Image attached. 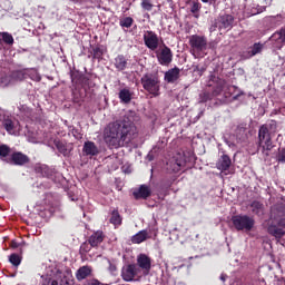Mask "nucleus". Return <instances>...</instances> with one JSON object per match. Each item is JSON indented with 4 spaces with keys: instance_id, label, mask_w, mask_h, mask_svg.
Listing matches in <instances>:
<instances>
[{
    "instance_id": "1",
    "label": "nucleus",
    "mask_w": 285,
    "mask_h": 285,
    "mask_svg": "<svg viewBox=\"0 0 285 285\" xmlns=\"http://www.w3.org/2000/svg\"><path fill=\"white\" fill-rule=\"evenodd\" d=\"M136 132L137 127L132 122L115 121L105 127L102 137L110 148H121L132 141Z\"/></svg>"
},
{
    "instance_id": "2",
    "label": "nucleus",
    "mask_w": 285,
    "mask_h": 285,
    "mask_svg": "<svg viewBox=\"0 0 285 285\" xmlns=\"http://www.w3.org/2000/svg\"><path fill=\"white\" fill-rule=\"evenodd\" d=\"M207 86L208 88H212V94L210 92L200 94V101L203 102H206L213 99V97H219V95H224V97L228 99V97H233V92L237 90V87L228 85L226 80L215 75L209 76V81Z\"/></svg>"
},
{
    "instance_id": "3",
    "label": "nucleus",
    "mask_w": 285,
    "mask_h": 285,
    "mask_svg": "<svg viewBox=\"0 0 285 285\" xmlns=\"http://www.w3.org/2000/svg\"><path fill=\"white\" fill-rule=\"evenodd\" d=\"M45 282L42 285H71L72 275L70 272H62L61 265L52 263L46 269Z\"/></svg>"
},
{
    "instance_id": "4",
    "label": "nucleus",
    "mask_w": 285,
    "mask_h": 285,
    "mask_svg": "<svg viewBox=\"0 0 285 285\" xmlns=\"http://www.w3.org/2000/svg\"><path fill=\"white\" fill-rule=\"evenodd\" d=\"M190 55L195 59H204L208 52V39L206 36L193 35L189 37Z\"/></svg>"
},
{
    "instance_id": "5",
    "label": "nucleus",
    "mask_w": 285,
    "mask_h": 285,
    "mask_svg": "<svg viewBox=\"0 0 285 285\" xmlns=\"http://www.w3.org/2000/svg\"><path fill=\"white\" fill-rule=\"evenodd\" d=\"M140 83L144 90L151 95V97H159V91L161 90V79H159V75L150 72L144 73L140 78Z\"/></svg>"
},
{
    "instance_id": "6",
    "label": "nucleus",
    "mask_w": 285,
    "mask_h": 285,
    "mask_svg": "<svg viewBox=\"0 0 285 285\" xmlns=\"http://www.w3.org/2000/svg\"><path fill=\"white\" fill-rule=\"evenodd\" d=\"M258 150L268 157L273 150V138L271 137V125H263L258 130Z\"/></svg>"
},
{
    "instance_id": "7",
    "label": "nucleus",
    "mask_w": 285,
    "mask_h": 285,
    "mask_svg": "<svg viewBox=\"0 0 285 285\" xmlns=\"http://www.w3.org/2000/svg\"><path fill=\"white\" fill-rule=\"evenodd\" d=\"M232 224L236 230L250 233L255 228V218L248 215H236L232 217Z\"/></svg>"
},
{
    "instance_id": "8",
    "label": "nucleus",
    "mask_w": 285,
    "mask_h": 285,
    "mask_svg": "<svg viewBox=\"0 0 285 285\" xmlns=\"http://www.w3.org/2000/svg\"><path fill=\"white\" fill-rule=\"evenodd\" d=\"M235 22V18L230 14L224 13L220 14L214 22V26L210 27V32H215V30H230L233 28V23Z\"/></svg>"
},
{
    "instance_id": "9",
    "label": "nucleus",
    "mask_w": 285,
    "mask_h": 285,
    "mask_svg": "<svg viewBox=\"0 0 285 285\" xmlns=\"http://www.w3.org/2000/svg\"><path fill=\"white\" fill-rule=\"evenodd\" d=\"M156 57L160 66H170V63H173V50L166 45L159 48L156 52Z\"/></svg>"
},
{
    "instance_id": "10",
    "label": "nucleus",
    "mask_w": 285,
    "mask_h": 285,
    "mask_svg": "<svg viewBox=\"0 0 285 285\" xmlns=\"http://www.w3.org/2000/svg\"><path fill=\"white\" fill-rule=\"evenodd\" d=\"M186 166V158L184 154H177L167 163V170L169 173H179Z\"/></svg>"
},
{
    "instance_id": "11",
    "label": "nucleus",
    "mask_w": 285,
    "mask_h": 285,
    "mask_svg": "<svg viewBox=\"0 0 285 285\" xmlns=\"http://www.w3.org/2000/svg\"><path fill=\"white\" fill-rule=\"evenodd\" d=\"M141 273V269L136 264L126 265L121 269V277L125 282H132Z\"/></svg>"
},
{
    "instance_id": "12",
    "label": "nucleus",
    "mask_w": 285,
    "mask_h": 285,
    "mask_svg": "<svg viewBox=\"0 0 285 285\" xmlns=\"http://www.w3.org/2000/svg\"><path fill=\"white\" fill-rule=\"evenodd\" d=\"M269 41H272L274 50H282V47L285 46V27L274 32Z\"/></svg>"
},
{
    "instance_id": "13",
    "label": "nucleus",
    "mask_w": 285,
    "mask_h": 285,
    "mask_svg": "<svg viewBox=\"0 0 285 285\" xmlns=\"http://www.w3.org/2000/svg\"><path fill=\"white\" fill-rule=\"evenodd\" d=\"M144 43L149 50H157L159 48V36L154 31H146L144 33Z\"/></svg>"
},
{
    "instance_id": "14",
    "label": "nucleus",
    "mask_w": 285,
    "mask_h": 285,
    "mask_svg": "<svg viewBox=\"0 0 285 285\" xmlns=\"http://www.w3.org/2000/svg\"><path fill=\"white\" fill-rule=\"evenodd\" d=\"M8 164L11 166H26V164H30V158L21 151H14L10 155Z\"/></svg>"
},
{
    "instance_id": "15",
    "label": "nucleus",
    "mask_w": 285,
    "mask_h": 285,
    "mask_svg": "<svg viewBox=\"0 0 285 285\" xmlns=\"http://www.w3.org/2000/svg\"><path fill=\"white\" fill-rule=\"evenodd\" d=\"M230 166H233V160L226 154H223L220 159L216 163V168L217 170H220V173H226V170H229Z\"/></svg>"
},
{
    "instance_id": "16",
    "label": "nucleus",
    "mask_w": 285,
    "mask_h": 285,
    "mask_svg": "<svg viewBox=\"0 0 285 285\" xmlns=\"http://www.w3.org/2000/svg\"><path fill=\"white\" fill-rule=\"evenodd\" d=\"M3 128L7 130L8 135H17L21 130V125L19 121H13L12 119H4L2 122Z\"/></svg>"
},
{
    "instance_id": "17",
    "label": "nucleus",
    "mask_w": 285,
    "mask_h": 285,
    "mask_svg": "<svg viewBox=\"0 0 285 285\" xmlns=\"http://www.w3.org/2000/svg\"><path fill=\"white\" fill-rule=\"evenodd\" d=\"M137 264H138V268H141L142 271H145L146 274L150 273V268H151V261L150 257H148L146 254H140L137 257Z\"/></svg>"
},
{
    "instance_id": "18",
    "label": "nucleus",
    "mask_w": 285,
    "mask_h": 285,
    "mask_svg": "<svg viewBox=\"0 0 285 285\" xmlns=\"http://www.w3.org/2000/svg\"><path fill=\"white\" fill-rule=\"evenodd\" d=\"M279 217H285L284 203H277L271 208V219L277 220Z\"/></svg>"
},
{
    "instance_id": "19",
    "label": "nucleus",
    "mask_w": 285,
    "mask_h": 285,
    "mask_svg": "<svg viewBox=\"0 0 285 285\" xmlns=\"http://www.w3.org/2000/svg\"><path fill=\"white\" fill-rule=\"evenodd\" d=\"M82 153H85L87 157H95L99 155V148L97 145H95L94 141H86L82 148Z\"/></svg>"
},
{
    "instance_id": "20",
    "label": "nucleus",
    "mask_w": 285,
    "mask_h": 285,
    "mask_svg": "<svg viewBox=\"0 0 285 285\" xmlns=\"http://www.w3.org/2000/svg\"><path fill=\"white\" fill-rule=\"evenodd\" d=\"M105 238L106 235H104V232L97 230L89 237L88 242L92 248H97V246H99V244H101Z\"/></svg>"
},
{
    "instance_id": "21",
    "label": "nucleus",
    "mask_w": 285,
    "mask_h": 285,
    "mask_svg": "<svg viewBox=\"0 0 285 285\" xmlns=\"http://www.w3.org/2000/svg\"><path fill=\"white\" fill-rule=\"evenodd\" d=\"M92 275V267L85 265L81 266L77 272H76V279L78 282H82V279H86Z\"/></svg>"
},
{
    "instance_id": "22",
    "label": "nucleus",
    "mask_w": 285,
    "mask_h": 285,
    "mask_svg": "<svg viewBox=\"0 0 285 285\" xmlns=\"http://www.w3.org/2000/svg\"><path fill=\"white\" fill-rule=\"evenodd\" d=\"M179 72H181V70L177 67L169 69L165 73V81H167V83H175V81L179 79Z\"/></svg>"
},
{
    "instance_id": "23",
    "label": "nucleus",
    "mask_w": 285,
    "mask_h": 285,
    "mask_svg": "<svg viewBox=\"0 0 285 285\" xmlns=\"http://www.w3.org/2000/svg\"><path fill=\"white\" fill-rule=\"evenodd\" d=\"M118 98L120 99V104H130L132 101V92L130 88L126 87L119 90Z\"/></svg>"
},
{
    "instance_id": "24",
    "label": "nucleus",
    "mask_w": 285,
    "mask_h": 285,
    "mask_svg": "<svg viewBox=\"0 0 285 285\" xmlns=\"http://www.w3.org/2000/svg\"><path fill=\"white\" fill-rule=\"evenodd\" d=\"M136 199H148L150 197V187L141 185L137 191H134Z\"/></svg>"
},
{
    "instance_id": "25",
    "label": "nucleus",
    "mask_w": 285,
    "mask_h": 285,
    "mask_svg": "<svg viewBox=\"0 0 285 285\" xmlns=\"http://www.w3.org/2000/svg\"><path fill=\"white\" fill-rule=\"evenodd\" d=\"M10 155H12V149L8 145H0V159L4 164L10 163Z\"/></svg>"
},
{
    "instance_id": "26",
    "label": "nucleus",
    "mask_w": 285,
    "mask_h": 285,
    "mask_svg": "<svg viewBox=\"0 0 285 285\" xmlns=\"http://www.w3.org/2000/svg\"><path fill=\"white\" fill-rule=\"evenodd\" d=\"M267 233H269V235H273V237H275L277 239V242H282V239L284 238L285 232L282 228H278L275 225H269L267 228Z\"/></svg>"
},
{
    "instance_id": "27",
    "label": "nucleus",
    "mask_w": 285,
    "mask_h": 285,
    "mask_svg": "<svg viewBox=\"0 0 285 285\" xmlns=\"http://www.w3.org/2000/svg\"><path fill=\"white\" fill-rule=\"evenodd\" d=\"M128 66V59L124 57V55H119L115 58V68L121 72L122 70H126V67Z\"/></svg>"
},
{
    "instance_id": "28",
    "label": "nucleus",
    "mask_w": 285,
    "mask_h": 285,
    "mask_svg": "<svg viewBox=\"0 0 285 285\" xmlns=\"http://www.w3.org/2000/svg\"><path fill=\"white\" fill-rule=\"evenodd\" d=\"M148 239V230L142 229L131 237L132 244H141Z\"/></svg>"
},
{
    "instance_id": "29",
    "label": "nucleus",
    "mask_w": 285,
    "mask_h": 285,
    "mask_svg": "<svg viewBox=\"0 0 285 285\" xmlns=\"http://www.w3.org/2000/svg\"><path fill=\"white\" fill-rule=\"evenodd\" d=\"M250 208H252V213L254 215H257V217H263V215H264V204H262L257 200H254L250 204Z\"/></svg>"
},
{
    "instance_id": "30",
    "label": "nucleus",
    "mask_w": 285,
    "mask_h": 285,
    "mask_svg": "<svg viewBox=\"0 0 285 285\" xmlns=\"http://www.w3.org/2000/svg\"><path fill=\"white\" fill-rule=\"evenodd\" d=\"M24 72L27 79L28 77H30L32 81H41V75H39V71H37V69H24Z\"/></svg>"
},
{
    "instance_id": "31",
    "label": "nucleus",
    "mask_w": 285,
    "mask_h": 285,
    "mask_svg": "<svg viewBox=\"0 0 285 285\" xmlns=\"http://www.w3.org/2000/svg\"><path fill=\"white\" fill-rule=\"evenodd\" d=\"M0 83L4 88L8 87V86H14V78L12 76V71L9 75H4V76L1 77Z\"/></svg>"
},
{
    "instance_id": "32",
    "label": "nucleus",
    "mask_w": 285,
    "mask_h": 285,
    "mask_svg": "<svg viewBox=\"0 0 285 285\" xmlns=\"http://www.w3.org/2000/svg\"><path fill=\"white\" fill-rule=\"evenodd\" d=\"M11 75L13 76V81L17 83L18 81H23L26 78V69L21 70H13L11 71Z\"/></svg>"
},
{
    "instance_id": "33",
    "label": "nucleus",
    "mask_w": 285,
    "mask_h": 285,
    "mask_svg": "<svg viewBox=\"0 0 285 285\" xmlns=\"http://www.w3.org/2000/svg\"><path fill=\"white\" fill-rule=\"evenodd\" d=\"M110 224H112L116 227L121 226V215H119L118 210H114L111 213Z\"/></svg>"
},
{
    "instance_id": "34",
    "label": "nucleus",
    "mask_w": 285,
    "mask_h": 285,
    "mask_svg": "<svg viewBox=\"0 0 285 285\" xmlns=\"http://www.w3.org/2000/svg\"><path fill=\"white\" fill-rule=\"evenodd\" d=\"M0 41H4L8 46L14 43V38L9 32H0Z\"/></svg>"
},
{
    "instance_id": "35",
    "label": "nucleus",
    "mask_w": 285,
    "mask_h": 285,
    "mask_svg": "<svg viewBox=\"0 0 285 285\" xmlns=\"http://www.w3.org/2000/svg\"><path fill=\"white\" fill-rule=\"evenodd\" d=\"M199 10H202V4L199 2H193L190 12L196 17V19L199 18Z\"/></svg>"
},
{
    "instance_id": "36",
    "label": "nucleus",
    "mask_w": 285,
    "mask_h": 285,
    "mask_svg": "<svg viewBox=\"0 0 285 285\" xmlns=\"http://www.w3.org/2000/svg\"><path fill=\"white\" fill-rule=\"evenodd\" d=\"M264 50V46L262 43H254L250 50V57H255V55H259Z\"/></svg>"
},
{
    "instance_id": "37",
    "label": "nucleus",
    "mask_w": 285,
    "mask_h": 285,
    "mask_svg": "<svg viewBox=\"0 0 285 285\" xmlns=\"http://www.w3.org/2000/svg\"><path fill=\"white\" fill-rule=\"evenodd\" d=\"M9 262L12 266H19V264H21V256L19 254H11L9 256Z\"/></svg>"
},
{
    "instance_id": "38",
    "label": "nucleus",
    "mask_w": 285,
    "mask_h": 285,
    "mask_svg": "<svg viewBox=\"0 0 285 285\" xmlns=\"http://www.w3.org/2000/svg\"><path fill=\"white\" fill-rule=\"evenodd\" d=\"M132 18L126 17L122 20H120L121 28H131L132 27Z\"/></svg>"
},
{
    "instance_id": "39",
    "label": "nucleus",
    "mask_w": 285,
    "mask_h": 285,
    "mask_svg": "<svg viewBox=\"0 0 285 285\" xmlns=\"http://www.w3.org/2000/svg\"><path fill=\"white\" fill-rule=\"evenodd\" d=\"M56 148H58L59 153H61V155H68V148L66 147V144L58 141L56 142Z\"/></svg>"
},
{
    "instance_id": "40",
    "label": "nucleus",
    "mask_w": 285,
    "mask_h": 285,
    "mask_svg": "<svg viewBox=\"0 0 285 285\" xmlns=\"http://www.w3.org/2000/svg\"><path fill=\"white\" fill-rule=\"evenodd\" d=\"M91 248H92V245H90V242L82 243L80 246V253H90Z\"/></svg>"
},
{
    "instance_id": "41",
    "label": "nucleus",
    "mask_w": 285,
    "mask_h": 285,
    "mask_svg": "<svg viewBox=\"0 0 285 285\" xmlns=\"http://www.w3.org/2000/svg\"><path fill=\"white\" fill-rule=\"evenodd\" d=\"M141 8L147 10V12H150V10H153V3H150L148 0H142Z\"/></svg>"
},
{
    "instance_id": "42",
    "label": "nucleus",
    "mask_w": 285,
    "mask_h": 285,
    "mask_svg": "<svg viewBox=\"0 0 285 285\" xmlns=\"http://www.w3.org/2000/svg\"><path fill=\"white\" fill-rule=\"evenodd\" d=\"M94 59H101V49L96 48L94 50Z\"/></svg>"
},
{
    "instance_id": "43",
    "label": "nucleus",
    "mask_w": 285,
    "mask_h": 285,
    "mask_svg": "<svg viewBox=\"0 0 285 285\" xmlns=\"http://www.w3.org/2000/svg\"><path fill=\"white\" fill-rule=\"evenodd\" d=\"M277 159H278V161H279L281 164H285V150H284V149L279 153Z\"/></svg>"
},
{
    "instance_id": "44",
    "label": "nucleus",
    "mask_w": 285,
    "mask_h": 285,
    "mask_svg": "<svg viewBox=\"0 0 285 285\" xmlns=\"http://www.w3.org/2000/svg\"><path fill=\"white\" fill-rule=\"evenodd\" d=\"M276 222L278 226L285 228V217H279Z\"/></svg>"
},
{
    "instance_id": "45",
    "label": "nucleus",
    "mask_w": 285,
    "mask_h": 285,
    "mask_svg": "<svg viewBox=\"0 0 285 285\" xmlns=\"http://www.w3.org/2000/svg\"><path fill=\"white\" fill-rule=\"evenodd\" d=\"M243 92H238L237 95L233 96V99L234 100H237L239 99V97H242Z\"/></svg>"
},
{
    "instance_id": "46",
    "label": "nucleus",
    "mask_w": 285,
    "mask_h": 285,
    "mask_svg": "<svg viewBox=\"0 0 285 285\" xmlns=\"http://www.w3.org/2000/svg\"><path fill=\"white\" fill-rule=\"evenodd\" d=\"M222 282H226V275H220Z\"/></svg>"
},
{
    "instance_id": "47",
    "label": "nucleus",
    "mask_w": 285,
    "mask_h": 285,
    "mask_svg": "<svg viewBox=\"0 0 285 285\" xmlns=\"http://www.w3.org/2000/svg\"><path fill=\"white\" fill-rule=\"evenodd\" d=\"M111 271H117V267L110 265Z\"/></svg>"
},
{
    "instance_id": "48",
    "label": "nucleus",
    "mask_w": 285,
    "mask_h": 285,
    "mask_svg": "<svg viewBox=\"0 0 285 285\" xmlns=\"http://www.w3.org/2000/svg\"><path fill=\"white\" fill-rule=\"evenodd\" d=\"M12 248H17V243H12Z\"/></svg>"
},
{
    "instance_id": "49",
    "label": "nucleus",
    "mask_w": 285,
    "mask_h": 285,
    "mask_svg": "<svg viewBox=\"0 0 285 285\" xmlns=\"http://www.w3.org/2000/svg\"><path fill=\"white\" fill-rule=\"evenodd\" d=\"M203 3H208L210 0H202Z\"/></svg>"
}]
</instances>
